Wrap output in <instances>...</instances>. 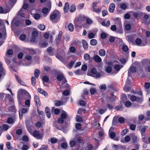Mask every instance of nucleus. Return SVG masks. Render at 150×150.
I'll use <instances>...</instances> for the list:
<instances>
[{
    "instance_id": "nucleus-1",
    "label": "nucleus",
    "mask_w": 150,
    "mask_h": 150,
    "mask_svg": "<svg viewBox=\"0 0 150 150\" xmlns=\"http://www.w3.org/2000/svg\"><path fill=\"white\" fill-rule=\"evenodd\" d=\"M18 96L22 97V98H23L25 99H28L26 100L25 102V104L29 108L30 105V99L31 98V96L29 93L26 90L21 89L18 90Z\"/></svg>"
},
{
    "instance_id": "nucleus-2",
    "label": "nucleus",
    "mask_w": 150,
    "mask_h": 150,
    "mask_svg": "<svg viewBox=\"0 0 150 150\" xmlns=\"http://www.w3.org/2000/svg\"><path fill=\"white\" fill-rule=\"evenodd\" d=\"M50 18L51 20H52L53 22L57 23L59 18V16L57 13L54 11L51 15Z\"/></svg>"
},
{
    "instance_id": "nucleus-3",
    "label": "nucleus",
    "mask_w": 150,
    "mask_h": 150,
    "mask_svg": "<svg viewBox=\"0 0 150 150\" xmlns=\"http://www.w3.org/2000/svg\"><path fill=\"white\" fill-rule=\"evenodd\" d=\"M67 116V113L66 112L64 111L61 114L60 117L58 120V122L60 124H63Z\"/></svg>"
},
{
    "instance_id": "nucleus-4",
    "label": "nucleus",
    "mask_w": 150,
    "mask_h": 150,
    "mask_svg": "<svg viewBox=\"0 0 150 150\" xmlns=\"http://www.w3.org/2000/svg\"><path fill=\"white\" fill-rule=\"evenodd\" d=\"M56 79L59 82L62 81L63 84L67 82L63 74L62 73L58 74L57 76Z\"/></svg>"
},
{
    "instance_id": "nucleus-5",
    "label": "nucleus",
    "mask_w": 150,
    "mask_h": 150,
    "mask_svg": "<svg viewBox=\"0 0 150 150\" xmlns=\"http://www.w3.org/2000/svg\"><path fill=\"white\" fill-rule=\"evenodd\" d=\"M130 99L132 101H136L138 103H141L143 101V99L142 97H137L134 95L131 96Z\"/></svg>"
},
{
    "instance_id": "nucleus-6",
    "label": "nucleus",
    "mask_w": 150,
    "mask_h": 150,
    "mask_svg": "<svg viewBox=\"0 0 150 150\" xmlns=\"http://www.w3.org/2000/svg\"><path fill=\"white\" fill-rule=\"evenodd\" d=\"M91 73L92 74V76L96 78H99L100 76V74L97 72L96 69L93 68L91 70Z\"/></svg>"
},
{
    "instance_id": "nucleus-7",
    "label": "nucleus",
    "mask_w": 150,
    "mask_h": 150,
    "mask_svg": "<svg viewBox=\"0 0 150 150\" xmlns=\"http://www.w3.org/2000/svg\"><path fill=\"white\" fill-rule=\"evenodd\" d=\"M32 135L37 139H40L42 138V136L37 130L35 131L32 134Z\"/></svg>"
},
{
    "instance_id": "nucleus-8",
    "label": "nucleus",
    "mask_w": 150,
    "mask_h": 150,
    "mask_svg": "<svg viewBox=\"0 0 150 150\" xmlns=\"http://www.w3.org/2000/svg\"><path fill=\"white\" fill-rule=\"evenodd\" d=\"M11 8L8 7H6L3 8L1 6H0V13H6L9 12Z\"/></svg>"
},
{
    "instance_id": "nucleus-9",
    "label": "nucleus",
    "mask_w": 150,
    "mask_h": 150,
    "mask_svg": "<svg viewBox=\"0 0 150 150\" xmlns=\"http://www.w3.org/2000/svg\"><path fill=\"white\" fill-rule=\"evenodd\" d=\"M115 8V5L113 3H111L109 6V11L110 13H112L114 12Z\"/></svg>"
},
{
    "instance_id": "nucleus-10",
    "label": "nucleus",
    "mask_w": 150,
    "mask_h": 150,
    "mask_svg": "<svg viewBox=\"0 0 150 150\" xmlns=\"http://www.w3.org/2000/svg\"><path fill=\"white\" fill-rule=\"evenodd\" d=\"M94 61L97 63H99L101 61V58L98 55H96L93 57Z\"/></svg>"
},
{
    "instance_id": "nucleus-11",
    "label": "nucleus",
    "mask_w": 150,
    "mask_h": 150,
    "mask_svg": "<svg viewBox=\"0 0 150 150\" xmlns=\"http://www.w3.org/2000/svg\"><path fill=\"white\" fill-rule=\"evenodd\" d=\"M113 128L112 127H111L109 131V135L110 138L112 139L114 138L115 136V133L111 132V131H112L113 129Z\"/></svg>"
},
{
    "instance_id": "nucleus-12",
    "label": "nucleus",
    "mask_w": 150,
    "mask_h": 150,
    "mask_svg": "<svg viewBox=\"0 0 150 150\" xmlns=\"http://www.w3.org/2000/svg\"><path fill=\"white\" fill-rule=\"evenodd\" d=\"M136 67H134L133 66H131L129 68V70L128 71V75L130 76V72H131L133 73H134L136 71Z\"/></svg>"
},
{
    "instance_id": "nucleus-13",
    "label": "nucleus",
    "mask_w": 150,
    "mask_h": 150,
    "mask_svg": "<svg viewBox=\"0 0 150 150\" xmlns=\"http://www.w3.org/2000/svg\"><path fill=\"white\" fill-rule=\"evenodd\" d=\"M82 43L84 49L86 50H87L88 48V45L87 42L85 40H83Z\"/></svg>"
},
{
    "instance_id": "nucleus-14",
    "label": "nucleus",
    "mask_w": 150,
    "mask_h": 150,
    "mask_svg": "<svg viewBox=\"0 0 150 150\" xmlns=\"http://www.w3.org/2000/svg\"><path fill=\"white\" fill-rule=\"evenodd\" d=\"M122 67L123 66L122 65L117 64L115 65L114 68L115 71H117V72H118Z\"/></svg>"
},
{
    "instance_id": "nucleus-15",
    "label": "nucleus",
    "mask_w": 150,
    "mask_h": 150,
    "mask_svg": "<svg viewBox=\"0 0 150 150\" xmlns=\"http://www.w3.org/2000/svg\"><path fill=\"white\" fill-rule=\"evenodd\" d=\"M16 78L18 83L24 86H26L25 83L23 81H22L21 79L18 78L17 76H15Z\"/></svg>"
},
{
    "instance_id": "nucleus-16",
    "label": "nucleus",
    "mask_w": 150,
    "mask_h": 150,
    "mask_svg": "<svg viewBox=\"0 0 150 150\" xmlns=\"http://www.w3.org/2000/svg\"><path fill=\"white\" fill-rule=\"evenodd\" d=\"M69 4L68 2L65 3V6L64 7V11L65 13H67L69 9Z\"/></svg>"
},
{
    "instance_id": "nucleus-17",
    "label": "nucleus",
    "mask_w": 150,
    "mask_h": 150,
    "mask_svg": "<svg viewBox=\"0 0 150 150\" xmlns=\"http://www.w3.org/2000/svg\"><path fill=\"white\" fill-rule=\"evenodd\" d=\"M38 91L39 93L43 94L45 96H46L47 95V93L45 91L40 88H38Z\"/></svg>"
},
{
    "instance_id": "nucleus-18",
    "label": "nucleus",
    "mask_w": 150,
    "mask_h": 150,
    "mask_svg": "<svg viewBox=\"0 0 150 150\" xmlns=\"http://www.w3.org/2000/svg\"><path fill=\"white\" fill-rule=\"evenodd\" d=\"M23 9L21 8L17 14V16H20L21 17H24V13H23Z\"/></svg>"
},
{
    "instance_id": "nucleus-19",
    "label": "nucleus",
    "mask_w": 150,
    "mask_h": 150,
    "mask_svg": "<svg viewBox=\"0 0 150 150\" xmlns=\"http://www.w3.org/2000/svg\"><path fill=\"white\" fill-rule=\"evenodd\" d=\"M35 103L37 105H40V102L39 100V98L37 95H35Z\"/></svg>"
},
{
    "instance_id": "nucleus-20",
    "label": "nucleus",
    "mask_w": 150,
    "mask_h": 150,
    "mask_svg": "<svg viewBox=\"0 0 150 150\" xmlns=\"http://www.w3.org/2000/svg\"><path fill=\"white\" fill-rule=\"evenodd\" d=\"M99 54L101 56H104L105 55V51L104 49H101L99 51Z\"/></svg>"
},
{
    "instance_id": "nucleus-21",
    "label": "nucleus",
    "mask_w": 150,
    "mask_h": 150,
    "mask_svg": "<svg viewBox=\"0 0 150 150\" xmlns=\"http://www.w3.org/2000/svg\"><path fill=\"white\" fill-rule=\"evenodd\" d=\"M126 39L129 42H132L133 40V37L131 35H129L126 37Z\"/></svg>"
},
{
    "instance_id": "nucleus-22",
    "label": "nucleus",
    "mask_w": 150,
    "mask_h": 150,
    "mask_svg": "<svg viewBox=\"0 0 150 150\" xmlns=\"http://www.w3.org/2000/svg\"><path fill=\"white\" fill-rule=\"evenodd\" d=\"M145 88L146 89V91L149 93L148 89L150 87V83H145Z\"/></svg>"
},
{
    "instance_id": "nucleus-23",
    "label": "nucleus",
    "mask_w": 150,
    "mask_h": 150,
    "mask_svg": "<svg viewBox=\"0 0 150 150\" xmlns=\"http://www.w3.org/2000/svg\"><path fill=\"white\" fill-rule=\"evenodd\" d=\"M120 7L123 10L126 9L127 8V6L126 3H123L120 5Z\"/></svg>"
},
{
    "instance_id": "nucleus-24",
    "label": "nucleus",
    "mask_w": 150,
    "mask_h": 150,
    "mask_svg": "<svg viewBox=\"0 0 150 150\" xmlns=\"http://www.w3.org/2000/svg\"><path fill=\"white\" fill-rule=\"evenodd\" d=\"M68 28L70 31H73L74 29V26L73 24L71 23H69L68 25Z\"/></svg>"
},
{
    "instance_id": "nucleus-25",
    "label": "nucleus",
    "mask_w": 150,
    "mask_h": 150,
    "mask_svg": "<svg viewBox=\"0 0 150 150\" xmlns=\"http://www.w3.org/2000/svg\"><path fill=\"white\" fill-rule=\"evenodd\" d=\"M76 9V7L74 5H72L70 7L69 11L71 12H73Z\"/></svg>"
},
{
    "instance_id": "nucleus-26",
    "label": "nucleus",
    "mask_w": 150,
    "mask_h": 150,
    "mask_svg": "<svg viewBox=\"0 0 150 150\" xmlns=\"http://www.w3.org/2000/svg\"><path fill=\"white\" fill-rule=\"evenodd\" d=\"M40 73V70L36 69L35 71L34 75L37 78H38L39 76Z\"/></svg>"
},
{
    "instance_id": "nucleus-27",
    "label": "nucleus",
    "mask_w": 150,
    "mask_h": 150,
    "mask_svg": "<svg viewBox=\"0 0 150 150\" xmlns=\"http://www.w3.org/2000/svg\"><path fill=\"white\" fill-rule=\"evenodd\" d=\"M90 44L92 45H95L97 44V41L95 39H93L90 41Z\"/></svg>"
},
{
    "instance_id": "nucleus-28",
    "label": "nucleus",
    "mask_w": 150,
    "mask_h": 150,
    "mask_svg": "<svg viewBox=\"0 0 150 150\" xmlns=\"http://www.w3.org/2000/svg\"><path fill=\"white\" fill-rule=\"evenodd\" d=\"M28 109L23 108L19 110V113H26L28 112Z\"/></svg>"
},
{
    "instance_id": "nucleus-29",
    "label": "nucleus",
    "mask_w": 150,
    "mask_h": 150,
    "mask_svg": "<svg viewBox=\"0 0 150 150\" xmlns=\"http://www.w3.org/2000/svg\"><path fill=\"white\" fill-rule=\"evenodd\" d=\"M2 65L3 64L2 63L0 62V72L2 73V74L5 75V73L3 68Z\"/></svg>"
},
{
    "instance_id": "nucleus-30",
    "label": "nucleus",
    "mask_w": 150,
    "mask_h": 150,
    "mask_svg": "<svg viewBox=\"0 0 150 150\" xmlns=\"http://www.w3.org/2000/svg\"><path fill=\"white\" fill-rule=\"evenodd\" d=\"M54 104L56 106H59L63 105V102L59 100H57L54 102Z\"/></svg>"
},
{
    "instance_id": "nucleus-31",
    "label": "nucleus",
    "mask_w": 150,
    "mask_h": 150,
    "mask_svg": "<svg viewBox=\"0 0 150 150\" xmlns=\"http://www.w3.org/2000/svg\"><path fill=\"white\" fill-rule=\"evenodd\" d=\"M143 141L146 144H150V137H149L148 139V141L145 137L142 138Z\"/></svg>"
},
{
    "instance_id": "nucleus-32",
    "label": "nucleus",
    "mask_w": 150,
    "mask_h": 150,
    "mask_svg": "<svg viewBox=\"0 0 150 150\" xmlns=\"http://www.w3.org/2000/svg\"><path fill=\"white\" fill-rule=\"evenodd\" d=\"M33 17L36 20H38L40 19V15L38 13H36L33 14Z\"/></svg>"
},
{
    "instance_id": "nucleus-33",
    "label": "nucleus",
    "mask_w": 150,
    "mask_h": 150,
    "mask_svg": "<svg viewBox=\"0 0 150 150\" xmlns=\"http://www.w3.org/2000/svg\"><path fill=\"white\" fill-rule=\"evenodd\" d=\"M135 43L137 45H140L142 43V40L140 38H137L135 40Z\"/></svg>"
},
{
    "instance_id": "nucleus-34",
    "label": "nucleus",
    "mask_w": 150,
    "mask_h": 150,
    "mask_svg": "<svg viewBox=\"0 0 150 150\" xmlns=\"http://www.w3.org/2000/svg\"><path fill=\"white\" fill-rule=\"evenodd\" d=\"M86 23L88 25H91L93 23V21L91 19L89 18H86Z\"/></svg>"
},
{
    "instance_id": "nucleus-35",
    "label": "nucleus",
    "mask_w": 150,
    "mask_h": 150,
    "mask_svg": "<svg viewBox=\"0 0 150 150\" xmlns=\"http://www.w3.org/2000/svg\"><path fill=\"white\" fill-rule=\"evenodd\" d=\"M8 56H7V55H6V56L5 57V61L7 64H9L11 63V60L10 59H8Z\"/></svg>"
},
{
    "instance_id": "nucleus-36",
    "label": "nucleus",
    "mask_w": 150,
    "mask_h": 150,
    "mask_svg": "<svg viewBox=\"0 0 150 150\" xmlns=\"http://www.w3.org/2000/svg\"><path fill=\"white\" fill-rule=\"evenodd\" d=\"M125 105L126 107H130L132 105V103L130 101H127L125 102Z\"/></svg>"
},
{
    "instance_id": "nucleus-37",
    "label": "nucleus",
    "mask_w": 150,
    "mask_h": 150,
    "mask_svg": "<svg viewBox=\"0 0 150 150\" xmlns=\"http://www.w3.org/2000/svg\"><path fill=\"white\" fill-rule=\"evenodd\" d=\"M84 58L86 60H88L89 59L90 56L88 54L86 53L84 55Z\"/></svg>"
},
{
    "instance_id": "nucleus-38",
    "label": "nucleus",
    "mask_w": 150,
    "mask_h": 150,
    "mask_svg": "<svg viewBox=\"0 0 150 150\" xmlns=\"http://www.w3.org/2000/svg\"><path fill=\"white\" fill-rule=\"evenodd\" d=\"M42 12L44 14H47L49 12L48 9L47 8H44L42 10Z\"/></svg>"
},
{
    "instance_id": "nucleus-39",
    "label": "nucleus",
    "mask_w": 150,
    "mask_h": 150,
    "mask_svg": "<svg viewBox=\"0 0 150 150\" xmlns=\"http://www.w3.org/2000/svg\"><path fill=\"white\" fill-rule=\"evenodd\" d=\"M36 80L34 76H33L31 78V83L32 85L34 86L36 83Z\"/></svg>"
},
{
    "instance_id": "nucleus-40",
    "label": "nucleus",
    "mask_w": 150,
    "mask_h": 150,
    "mask_svg": "<svg viewBox=\"0 0 150 150\" xmlns=\"http://www.w3.org/2000/svg\"><path fill=\"white\" fill-rule=\"evenodd\" d=\"M122 49L123 51L126 52L128 50V48L127 46L124 45L122 46Z\"/></svg>"
},
{
    "instance_id": "nucleus-41",
    "label": "nucleus",
    "mask_w": 150,
    "mask_h": 150,
    "mask_svg": "<svg viewBox=\"0 0 150 150\" xmlns=\"http://www.w3.org/2000/svg\"><path fill=\"white\" fill-rule=\"evenodd\" d=\"M93 9L94 12L98 13H99L101 11V8H94V9Z\"/></svg>"
},
{
    "instance_id": "nucleus-42",
    "label": "nucleus",
    "mask_w": 150,
    "mask_h": 150,
    "mask_svg": "<svg viewBox=\"0 0 150 150\" xmlns=\"http://www.w3.org/2000/svg\"><path fill=\"white\" fill-rule=\"evenodd\" d=\"M118 122L119 123L121 124L124 123L125 122V118L122 117L119 118L118 119Z\"/></svg>"
},
{
    "instance_id": "nucleus-43",
    "label": "nucleus",
    "mask_w": 150,
    "mask_h": 150,
    "mask_svg": "<svg viewBox=\"0 0 150 150\" xmlns=\"http://www.w3.org/2000/svg\"><path fill=\"white\" fill-rule=\"evenodd\" d=\"M147 128V127L146 126H143L141 130V132L142 133H144L146 131V129Z\"/></svg>"
},
{
    "instance_id": "nucleus-44",
    "label": "nucleus",
    "mask_w": 150,
    "mask_h": 150,
    "mask_svg": "<svg viewBox=\"0 0 150 150\" xmlns=\"http://www.w3.org/2000/svg\"><path fill=\"white\" fill-rule=\"evenodd\" d=\"M75 142L73 140L69 142V145L71 147H73L75 145Z\"/></svg>"
},
{
    "instance_id": "nucleus-45",
    "label": "nucleus",
    "mask_w": 150,
    "mask_h": 150,
    "mask_svg": "<svg viewBox=\"0 0 150 150\" xmlns=\"http://www.w3.org/2000/svg\"><path fill=\"white\" fill-rule=\"evenodd\" d=\"M132 139L133 140V142L134 143H136L138 142L137 139V137L136 136L134 135L132 137Z\"/></svg>"
},
{
    "instance_id": "nucleus-46",
    "label": "nucleus",
    "mask_w": 150,
    "mask_h": 150,
    "mask_svg": "<svg viewBox=\"0 0 150 150\" xmlns=\"http://www.w3.org/2000/svg\"><path fill=\"white\" fill-rule=\"evenodd\" d=\"M125 28L127 30H129L131 29V26L130 24H127L125 25Z\"/></svg>"
},
{
    "instance_id": "nucleus-47",
    "label": "nucleus",
    "mask_w": 150,
    "mask_h": 150,
    "mask_svg": "<svg viewBox=\"0 0 150 150\" xmlns=\"http://www.w3.org/2000/svg\"><path fill=\"white\" fill-rule=\"evenodd\" d=\"M39 28L42 30H44L45 29V26L43 25H40L38 26Z\"/></svg>"
},
{
    "instance_id": "nucleus-48",
    "label": "nucleus",
    "mask_w": 150,
    "mask_h": 150,
    "mask_svg": "<svg viewBox=\"0 0 150 150\" xmlns=\"http://www.w3.org/2000/svg\"><path fill=\"white\" fill-rule=\"evenodd\" d=\"M13 53V51L12 50L9 49L8 50L7 52L6 55H12Z\"/></svg>"
},
{
    "instance_id": "nucleus-49",
    "label": "nucleus",
    "mask_w": 150,
    "mask_h": 150,
    "mask_svg": "<svg viewBox=\"0 0 150 150\" xmlns=\"http://www.w3.org/2000/svg\"><path fill=\"white\" fill-rule=\"evenodd\" d=\"M69 51L71 53H74L76 52V50L74 47H72L70 48Z\"/></svg>"
},
{
    "instance_id": "nucleus-50",
    "label": "nucleus",
    "mask_w": 150,
    "mask_h": 150,
    "mask_svg": "<svg viewBox=\"0 0 150 150\" xmlns=\"http://www.w3.org/2000/svg\"><path fill=\"white\" fill-rule=\"evenodd\" d=\"M6 145L7 148L9 149H12V148L11 146V143L10 142H7L6 143Z\"/></svg>"
},
{
    "instance_id": "nucleus-51",
    "label": "nucleus",
    "mask_w": 150,
    "mask_h": 150,
    "mask_svg": "<svg viewBox=\"0 0 150 150\" xmlns=\"http://www.w3.org/2000/svg\"><path fill=\"white\" fill-rule=\"evenodd\" d=\"M62 94L64 96H67L69 94V92L67 90H66L63 91Z\"/></svg>"
},
{
    "instance_id": "nucleus-52",
    "label": "nucleus",
    "mask_w": 150,
    "mask_h": 150,
    "mask_svg": "<svg viewBox=\"0 0 150 150\" xmlns=\"http://www.w3.org/2000/svg\"><path fill=\"white\" fill-rule=\"evenodd\" d=\"M80 105L81 106H84L86 104L84 100H81L79 101Z\"/></svg>"
},
{
    "instance_id": "nucleus-53",
    "label": "nucleus",
    "mask_w": 150,
    "mask_h": 150,
    "mask_svg": "<svg viewBox=\"0 0 150 150\" xmlns=\"http://www.w3.org/2000/svg\"><path fill=\"white\" fill-rule=\"evenodd\" d=\"M22 140L23 141L27 142L29 140L28 137L26 135L22 137Z\"/></svg>"
},
{
    "instance_id": "nucleus-54",
    "label": "nucleus",
    "mask_w": 150,
    "mask_h": 150,
    "mask_svg": "<svg viewBox=\"0 0 150 150\" xmlns=\"http://www.w3.org/2000/svg\"><path fill=\"white\" fill-rule=\"evenodd\" d=\"M136 127V126L134 124H131L130 125V129L132 130H134L135 129Z\"/></svg>"
},
{
    "instance_id": "nucleus-55",
    "label": "nucleus",
    "mask_w": 150,
    "mask_h": 150,
    "mask_svg": "<svg viewBox=\"0 0 150 150\" xmlns=\"http://www.w3.org/2000/svg\"><path fill=\"white\" fill-rule=\"evenodd\" d=\"M20 39L22 40H24L26 38V36L24 34H22L20 36Z\"/></svg>"
},
{
    "instance_id": "nucleus-56",
    "label": "nucleus",
    "mask_w": 150,
    "mask_h": 150,
    "mask_svg": "<svg viewBox=\"0 0 150 150\" xmlns=\"http://www.w3.org/2000/svg\"><path fill=\"white\" fill-rule=\"evenodd\" d=\"M90 92L91 94H94L96 92V90L95 88H92L90 89Z\"/></svg>"
},
{
    "instance_id": "nucleus-57",
    "label": "nucleus",
    "mask_w": 150,
    "mask_h": 150,
    "mask_svg": "<svg viewBox=\"0 0 150 150\" xmlns=\"http://www.w3.org/2000/svg\"><path fill=\"white\" fill-rule=\"evenodd\" d=\"M87 66L86 65L83 64L81 67V70L83 71H86L87 70Z\"/></svg>"
},
{
    "instance_id": "nucleus-58",
    "label": "nucleus",
    "mask_w": 150,
    "mask_h": 150,
    "mask_svg": "<svg viewBox=\"0 0 150 150\" xmlns=\"http://www.w3.org/2000/svg\"><path fill=\"white\" fill-rule=\"evenodd\" d=\"M42 79L44 81L46 82H48L49 80V79L48 77L46 76H45L43 77Z\"/></svg>"
},
{
    "instance_id": "nucleus-59",
    "label": "nucleus",
    "mask_w": 150,
    "mask_h": 150,
    "mask_svg": "<svg viewBox=\"0 0 150 150\" xmlns=\"http://www.w3.org/2000/svg\"><path fill=\"white\" fill-rule=\"evenodd\" d=\"M7 122L8 123H12L13 122V119L11 117H9L8 118Z\"/></svg>"
},
{
    "instance_id": "nucleus-60",
    "label": "nucleus",
    "mask_w": 150,
    "mask_h": 150,
    "mask_svg": "<svg viewBox=\"0 0 150 150\" xmlns=\"http://www.w3.org/2000/svg\"><path fill=\"white\" fill-rule=\"evenodd\" d=\"M75 127L76 129H80L81 128V124L79 123H76L75 125Z\"/></svg>"
},
{
    "instance_id": "nucleus-61",
    "label": "nucleus",
    "mask_w": 150,
    "mask_h": 150,
    "mask_svg": "<svg viewBox=\"0 0 150 150\" xmlns=\"http://www.w3.org/2000/svg\"><path fill=\"white\" fill-rule=\"evenodd\" d=\"M57 139L55 138H52L51 139V142L52 143H55L57 142Z\"/></svg>"
},
{
    "instance_id": "nucleus-62",
    "label": "nucleus",
    "mask_w": 150,
    "mask_h": 150,
    "mask_svg": "<svg viewBox=\"0 0 150 150\" xmlns=\"http://www.w3.org/2000/svg\"><path fill=\"white\" fill-rule=\"evenodd\" d=\"M67 145L66 142H64L62 143L61 144V146L63 148H66L67 147Z\"/></svg>"
},
{
    "instance_id": "nucleus-63",
    "label": "nucleus",
    "mask_w": 150,
    "mask_h": 150,
    "mask_svg": "<svg viewBox=\"0 0 150 150\" xmlns=\"http://www.w3.org/2000/svg\"><path fill=\"white\" fill-rule=\"evenodd\" d=\"M94 36V34L92 33H91L88 34V37L90 39L93 38Z\"/></svg>"
},
{
    "instance_id": "nucleus-64",
    "label": "nucleus",
    "mask_w": 150,
    "mask_h": 150,
    "mask_svg": "<svg viewBox=\"0 0 150 150\" xmlns=\"http://www.w3.org/2000/svg\"><path fill=\"white\" fill-rule=\"evenodd\" d=\"M106 71L108 73H110L112 71V68L108 66L106 68Z\"/></svg>"
}]
</instances>
